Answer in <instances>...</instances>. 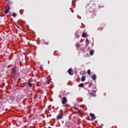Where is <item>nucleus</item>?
<instances>
[{
  "label": "nucleus",
  "instance_id": "obj_1",
  "mask_svg": "<svg viewBox=\"0 0 128 128\" xmlns=\"http://www.w3.org/2000/svg\"><path fill=\"white\" fill-rule=\"evenodd\" d=\"M64 118V114L60 112L58 115L56 116V120H62Z\"/></svg>",
  "mask_w": 128,
  "mask_h": 128
},
{
  "label": "nucleus",
  "instance_id": "obj_2",
  "mask_svg": "<svg viewBox=\"0 0 128 128\" xmlns=\"http://www.w3.org/2000/svg\"><path fill=\"white\" fill-rule=\"evenodd\" d=\"M68 102V99L66 97H62V104H66Z\"/></svg>",
  "mask_w": 128,
  "mask_h": 128
},
{
  "label": "nucleus",
  "instance_id": "obj_3",
  "mask_svg": "<svg viewBox=\"0 0 128 128\" xmlns=\"http://www.w3.org/2000/svg\"><path fill=\"white\" fill-rule=\"evenodd\" d=\"M96 90H92V92H89V94H90V96H91L92 98L93 96H96Z\"/></svg>",
  "mask_w": 128,
  "mask_h": 128
},
{
  "label": "nucleus",
  "instance_id": "obj_4",
  "mask_svg": "<svg viewBox=\"0 0 128 128\" xmlns=\"http://www.w3.org/2000/svg\"><path fill=\"white\" fill-rule=\"evenodd\" d=\"M68 72L70 76H72V74H74V71L72 70V68H69L68 70Z\"/></svg>",
  "mask_w": 128,
  "mask_h": 128
},
{
  "label": "nucleus",
  "instance_id": "obj_5",
  "mask_svg": "<svg viewBox=\"0 0 128 128\" xmlns=\"http://www.w3.org/2000/svg\"><path fill=\"white\" fill-rule=\"evenodd\" d=\"M10 6H8L6 8V10L4 11V13L6 14H8V12H10Z\"/></svg>",
  "mask_w": 128,
  "mask_h": 128
},
{
  "label": "nucleus",
  "instance_id": "obj_6",
  "mask_svg": "<svg viewBox=\"0 0 128 128\" xmlns=\"http://www.w3.org/2000/svg\"><path fill=\"white\" fill-rule=\"evenodd\" d=\"M90 116H91V120H96V116H94V114L92 113H90Z\"/></svg>",
  "mask_w": 128,
  "mask_h": 128
},
{
  "label": "nucleus",
  "instance_id": "obj_7",
  "mask_svg": "<svg viewBox=\"0 0 128 128\" xmlns=\"http://www.w3.org/2000/svg\"><path fill=\"white\" fill-rule=\"evenodd\" d=\"M82 36L83 37V38H88L89 36L88 34H86V32H84L82 34Z\"/></svg>",
  "mask_w": 128,
  "mask_h": 128
},
{
  "label": "nucleus",
  "instance_id": "obj_8",
  "mask_svg": "<svg viewBox=\"0 0 128 128\" xmlns=\"http://www.w3.org/2000/svg\"><path fill=\"white\" fill-rule=\"evenodd\" d=\"M90 44V41L88 40V39L87 38L86 40V46H88Z\"/></svg>",
  "mask_w": 128,
  "mask_h": 128
},
{
  "label": "nucleus",
  "instance_id": "obj_9",
  "mask_svg": "<svg viewBox=\"0 0 128 128\" xmlns=\"http://www.w3.org/2000/svg\"><path fill=\"white\" fill-rule=\"evenodd\" d=\"M27 84L28 86H30V88H32V84L30 82H27Z\"/></svg>",
  "mask_w": 128,
  "mask_h": 128
},
{
  "label": "nucleus",
  "instance_id": "obj_10",
  "mask_svg": "<svg viewBox=\"0 0 128 128\" xmlns=\"http://www.w3.org/2000/svg\"><path fill=\"white\" fill-rule=\"evenodd\" d=\"M82 82H84L86 80V76H82L81 78Z\"/></svg>",
  "mask_w": 128,
  "mask_h": 128
},
{
  "label": "nucleus",
  "instance_id": "obj_11",
  "mask_svg": "<svg viewBox=\"0 0 128 128\" xmlns=\"http://www.w3.org/2000/svg\"><path fill=\"white\" fill-rule=\"evenodd\" d=\"M84 86V83H81L79 84L78 86H80V88H82Z\"/></svg>",
  "mask_w": 128,
  "mask_h": 128
},
{
  "label": "nucleus",
  "instance_id": "obj_12",
  "mask_svg": "<svg viewBox=\"0 0 128 128\" xmlns=\"http://www.w3.org/2000/svg\"><path fill=\"white\" fill-rule=\"evenodd\" d=\"M90 56H92L94 54V50H90Z\"/></svg>",
  "mask_w": 128,
  "mask_h": 128
},
{
  "label": "nucleus",
  "instance_id": "obj_13",
  "mask_svg": "<svg viewBox=\"0 0 128 128\" xmlns=\"http://www.w3.org/2000/svg\"><path fill=\"white\" fill-rule=\"evenodd\" d=\"M92 78V79H93L94 80L96 78V74H94Z\"/></svg>",
  "mask_w": 128,
  "mask_h": 128
},
{
  "label": "nucleus",
  "instance_id": "obj_14",
  "mask_svg": "<svg viewBox=\"0 0 128 128\" xmlns=\"http://www.w3.org/2000/svg\"><path fill=\"white\" fill-rule=\"evenodd\" d=\"M75 46H76V48H80V43H76L75 44Z\"/></svg>",
  "mask_w": 128,
  "mask_h": 128
},
{
  "label": "nucleus",
  "instance_id": "obj_15",
  "mask_svg": "<svg viewBox=\"0 0 128 128\" xmlns=\"http://www.w3.org/2000/svg\"><path fill=\"white\" fill-rule=\"evenodd\" d=\"M12 16L14 18H16V12H13Z\"/></svg>",
  "mask_w": 128,
  "mask_h": 128
},
{
  "label": "nucleus",
  "instance_id": "obj_16",
  "mask_svg": "<svg viewBox=\"0 0 128 128\" xmlns=\"http://www.w3.org/2000/svg\"><path fill=\"white\" fill-rule=\"evenodd\" d=\"M45 84H50V80H48L45 82Z\"/></svg>",
  "mask_w": 128,
  "mask_h": 128
},
{
  "label": "nucleus",
  "instance_id": "obj_17",
  "mask_svg": "<svg viewBox=\"0 0 128 128\" xmlns=\"http://www.w3.org/2000/svg\"><path fill=\"white\" fill-rule=\"evenodd\" d=\"M103 28H104V27L98 28V30H102Z\"/></svg>",
  "mask_w": 128,
  "mask_h": 128
},
{
  "label": "nucleus",
  "instance_id": "obj_18",
  "mask_svg": "<svg viewBox=\"0 0 128 128\" xmlns=\"http://www.w3.org/2000/svg\"><path fill=\"white\" fill-rule=\"evenodd\" d=\"M88 74H90V70H88Z\"/></svg>",
  "mask_w": 128,
  "mask_h": 128
},
{
  "label": "nucleus",
  "instance_id": "obj_19",
  "mask_svg": "<svg viewBox=\"0 0 128 128\" xmlns=\"http://www.w3.org/2000/svg\"><path fill=\"white\" fill-rule=\"evenodd\" d=\"M44 44H46V45H48V42H44Z\"/></svg>",
  "mask_w": 128,
  "mask_h": 128
},
{
  "label": "nucleus",
  "instance_id": "obj_20",
  "mask_svg": "<svg viewBox=\"0 0 128 128\" xmlns=\"http://www.w3.org/2000/svg\"><path fill=\"white\" fill-rule=\"evenodd\" d=\"M12 70L13 71H14V70H16V67H13V68H12Z\"/></svg>",
  "mask_w": 128,
  "mask_h": 128
},
{
  "label": "nucleus",
  "instance_id": "obj_21",
  "mask_svg": "<svg viewBox=\"0 0 128 128\" xmlns=\"http://www.w3.org/2000/svg\"><path fill=\"white\" fill-rule=\"evenodd\" d=\"M92 84H89V87L90 88V86H92Z\"/></svg>",
  "mask_w": 128,
  "mask_h": 128
},
{
  "label": "nucleus",
  "instance_id": "obj_22",
  "mask_svg": "<svg viewBox=\"0 0 128 128\" xmlns=\"http://www.w3.org/2000/svg\"><path fill=\"white\" fill-rule=\"evenodd\" d=\"M80 110H78V112H80Z\"/></svg>",
  "mask_w": 128,
  "mask_h": 128
},
{
  "label": "nucleus",
  "instance_id": "obj_23",
  "mask_svg": "<svg viewBox=\"0 0 128 128\" xmlns=\"http://www.w3.org/2000/svg\"><path fill=\"white\" fill-rule=\"evenodd\" d=\"M58 98H62V96H58Z\"/></svg>",
  "mask_w": 128,
  "mask_h": 128
},
{
  "label": "nucleus",
  "instance_id": "obj_24",
  "mask_svg": "<svg viewBox=\"0 0 128 128\" xmlns=\"http://www.w3.org/2000/svg\"><path fill=\"white\" fill-rule=\"evenodd\" d=\"M80 74H82V72H80Z\"/></svg>",
  "mask_w": 128,
  "mask_h": 128
},
{
  "label": "nucleus",
  "instance_id": "obj_25",
  "mask_svg": "<svg viewBox=\"0 0 128 128\" xmlns=\"http://www.w3.org/2000/svg\"><path fill=\"white\" fill-rule=\"evenodd\" d=\"M89 100H90V97H89Z\"/></svg>",
  "mask_w": 128,
  "mask_h": 128
},
{
  "label": "nucleus",
  "instance_id": "obj_26",
  "mask_svg": "<svg viewBox=\"0 0 128 128\" xmlns=\"http://www.w3.org/2000/svg\"><path fill=\"white\" fill-rule=\"evenodd\" d=\"M48 128H52V127H50V126H49V127H48Z\"/></svg>",
  "mask_w": 128,
  "mask_h": 128
},
{
  "label": "nucleus",
  "instance_id": "obj_27",
  "mask_svg": "<svg viewBox=\"0 0 128 128\" xmlns=\"http://www.w3.org/2000/svg\"><path fill=\"white\" fill-rule=\"evenodd\" d=\"M104 26H106L105 24H104Z\"/></svg>",
  "mask_w": 128,
  "mask_h": 128
}]
</instances>
